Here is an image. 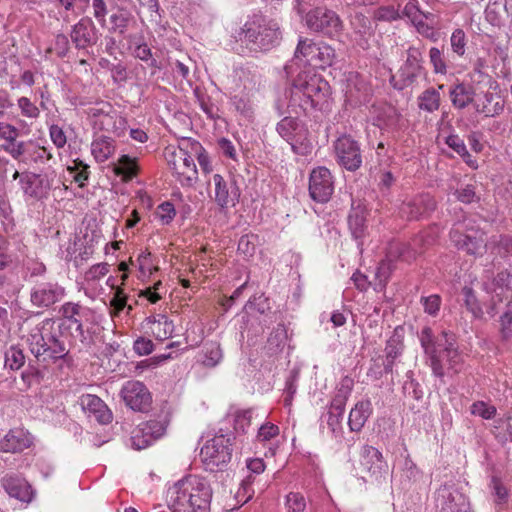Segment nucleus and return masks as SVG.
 I'll return each instance as SVG.
<instances>
[{
	"mask_svg": "<svg viewBox=\"0 0 512 512\" xmlns=\"http://www.w3.org/2000/svg\"><path fill=\"white\" fill-rule=\"evenodd\" d=\"M18 136L19 130L16 126L7 122H0V140H4L5 144L15 141Z\"/></svg>",
	"mask_w": 512,
	"mask_h": 512,
	"instance_id": "obj_59",
	"label": "nucleus"
},
{
	"mask_svg": "<svg viewBox=\"0 0 512 512\" xmlns=\"http://www.w3.org/2000/svg\"><path fill=\"white\" fill-rule=\"evenodd\" d=\"M212 496L205 477L188 475L168 487L166 502L172 512H210Z\"/></svg>",
	"mask_w": 512,
	"mask_h": 512,
	"instance_id": "obj_1",
	"label": "nucleus"
},
{
	"mask_svg": "<svg viewBox=\"0 0 512 512\" xmlns=\"http://www.w3.org/2000/svg\"><path fill=\"white\" fill-rule=\"evenodd\" d=\"M511 274L507 270H503L497 273L493 280L483 284V289L491 294L490 310L494 315L497 313V306L507 301L510 303L512 298V287L510 286Z\"/></svg>",
	"mask_w": 512,
	"mask_h": 512,
	"instance_id": "obj_12",
	"label": "nucleus"
},
{
	"mask_svg": "<svg viewBox=\"0 0 512 512\" xmlns=\"http://www.w3.org/2000/svg\"><path fill=\"white\" fill-rule=\"evenodd\" d=\"M357 469L365 482L376 484L386 481L389 473V466L382 452L368 444L360 449Z\"/></svg>",
	"mask_w": 512,
	"mask_h": 512,
	"instance_id": "obj_7",
	"label": "nucleus"
},
{
	"mask_svg": "<svg viewBox=\"0 0 512 512\" xmlns=\"http://www.w3.org/2000/svg\"><path fill=\"white\" fill-rule=\"evenodd\" d=\"M429 60L435 74L445 75L447 73V64L444 54L437 47H432L429 50Z\"/></svg>",
	"mask_w": 512,
	"mask_h": 512,
	"instance_id": "obj_50",
	"label": "nucleus"
},
{
	"mask_svg": "<svg viewBox=\"0 0 512 512\" xmlns=\"http://www.w3.org/2000/svg\"><path fill=\"white\" fill-rule=\"evenodd\" d=\"M146 325L152 335L159 341H165L172 337L174 332L173 322L164 314H156L146 319Z\"/></svg>",
	"mask_w": 512,
	"mask_h": 512,
	"instance_id": "obj_27",
	"label": "nucleus"
},
{
	"mask_svg": "<svg viewBox=\"0 0 512 512\" xmlns=\"http://www.w3.org/2000/svg\"><path fill=\"white\" fill-rule=\"evenodd\" d=\"M372 403L370 400H363L356 403L350 411L348 425L351 431L359 432L364 427L366 421L372 414Z\"/></svg>",
	"mask_w": 512,
	"mask_h": 512,
	"instance_id": "obj_28",
	"label": "nucleus"
},
{
	"mask_svg": "<svg viewBox=\"0 0 512 512\" xmlns=\"http://www.w3.org/2000/svg\"><path fill=\"white\" fill-rule=\"evenodd\" d=\"M436 503L440 512H469L467 498L452 486L444 485L439 488Z\"/></svg>",
	"mask_w": 512,
	"mask_h": 512,
	"instance_id": "obj_17",
	"label": "nucleus"
},
{
	"mask_svg": "<svg viewBox=\"0 0 512 512\" xmlns=\"http://www.w3.org/2000/svg\"><path fill=\"white\" fill-rule=\"evenodd\" d=\"M500 333L504 340L512 337V310H507L500 317Z\"/></svg>",
	"mask_w": 512,
	"mask_h": 512,
	"instance_id": "obj_61",
	"label": "nucleus"
},
{
	"mask_svg": "<svg viewBox=\"0 0 512 512\" xmlns=\"http://www.w3.org/2000/svg\"><path fill=\"white\" fill-rule=\"evenodd\" d=\"M417 100L419 109L429 113L437 111L441 103L440 93L434 88L424 90Z\"/></svg>",
	"mask_w": 512,
	"mask_h": 512,
	"instance_id": "obj_36",
	"label": "nucleus"
},
{
	"mask_svg": "<svg viewBox=\"0 0 512 512\" xmlns=\"http://www.w3.org/2000/svg\"><path fill=\"white\" fill-rule=\"evenodd\" d=\"M121 397L125 404L134 411H146L151 405V394L146 386L139 381H128L121 389Z\"/></svg>",
	"mask_w": 512,
	"mask_h": 512,
	"instance_id": "obj_15",
	"label": "nucleus"
},
{
	"mask_svg": "<svg viewBox=\"0 0 512 512\" xmlns=\"http://www.w3.org/2000/svg\"><path fill=\"white\" fill-rule=\"evenodd\" d=\"M279 435V427L272 423L263 424L257 434V439L260 442H267Z\"/></svg>",
	"mask_w": 512,
	"mask_h": 512,
	"instance_id": "obj_58",
	"label": "nucleus"
},
{
	"mask_svg": "<svg viewBox=\"0 0 512 512\" xmlns=\"http://www.w3.org/2000/svg\"><path fill=\"white\" fill-rule=\"evenodd\" d=\"M155 260V257L148 249L141 251V253L138 255L137 262L139 266V271L141 272L142 275L146 276L147 270L151 268V265L154 263Z\"/></svg>",
	"mask_w": 512,
	"mask_h": 512,
	"instance_id": "obj_62",
	"label": "nucleus"
},
{
	"mask_svg": "<svg viewBox=\"0 0 512 512\" xmlns=\"http://www.w3.org/2000/svg\"><path fill=\"white\" fill-rule=\"evenodd\" d=\"M419 254L420 252L412 248L409 244L396 240L389 242L385 257L381 260L377 268V277L380 282L386 285L392 273L399 268L400 264H410Z\"/></svg>",
	"mask_w": 512,
	"mask_h": 512,
	"instance_id": "obj_6",
	"label": "nucleus"
},
{
	"mask_svg": "<svg viewBox=\"0 0 512 512\" xmlns=\"http://www.w3.org/2000/svg\"><path fill=\"white\" fill-rule=\"evenodd\" d=\"M49 135L53 144L57 148H63L67 143V137L63 129L58 125H52L49 128Z\"/></svg>",
	"mask_w": 512,
	"mask_h": 512,
	"instance_id": "obj_64",
	"label": "nucleus"
},
{
	"mask_svg": "<svg viewBox=\"0 0 512 512\" xmlns=\"http://www.w3.org/2000/svg\"><path fill=\"white\" fill-rule=\"evenodd\" d=\"M33 444L34 437L28 430L15 427L0 439V452L18 454L31 448Z\"/></svg>",
	"mask_w": 512,
	"mask_h": 512,
	"instance_id": "obj_18",
	"label": "nucleus"
},
{
	"mask_svg": "<svg viewBox=\"0 0 512 512\" xmlns=\"http://www.w3.org/2000/svg\"><path fill=\"white\" fill-rule=\"evenodd\" d=\"M496 89V82H491L485 92L475 95L474 106L477 112L487 117H494L502 113L504 110V100Z\"/></svg>",
	"mask_w": 512,
	"mask_h": 512,
	"instance_id": "obj_20",
	"label": "nucleus"
},
{
	"mask_svg": "<svg viewBox=\"0 0 512 512\" xmlns=\"http://www.w3.org/2000/svg\"><path fill=\"white\" fill-rule=\"evenodd\" d=\"M307 27L314 32L323 33L329 37L341 34L343 22L339 15L324 7H316L305 16Z\"/></svg>",
	"mask_w": 512,
	"mask_h": 512,
	"instance_id": "obj_9",
	"label": "nucleus"
},
{
	"mask_svg": "<svg viewBox=\"0 0 512 512\" xmlns=\"http://www.w3.org/2000/svg\"><path fill=\"white\" fill-rule=\"evenodd\" d=\"M141 424L154 441L161 438L165 434L167 428V421L165 419H152Z\"/></svg>",
	"mask_w": 512,
	"mask_h": 512,
	"instance_id": "obj_51",
	"label": "nucleus"
},
{
	"mask_svg": "<svg viewBox=\"0 0 512 512\" xmlns=\"http://www.w3.org/2000/svg\"><path fill=\"white\" fill-rule=\"evenodd\" d=\"M420 302L424 308L425 313L433 317L438 315L442 303L440 295L432 294L429 296H422Z\"/></svg>",
	"mask_w": 512,
	"mask_h": 512,
	"instance_id": "obj_52",
	"label": "nucleus"
},
{
	"mask_svg": "<svg viewBox=\"0 0 512 512\" xmlns=\"http://www.w3.org/2000/svg\"><path fill=\"white\" fill-rule=\"evenodd\" d=\"M69 51V40L64 34H58L55 37L54 43L46 50V53H55L58 57L62 58L67 55Z\"/></svg>",
	"mask_w": 512,
	"mask_h": 512,
	"instance_id": "obj_54",
	"label": "nucleus"
},
{
	"mask_svg": "<svg viewBox=\"0 0 512 512\" xmlns=\"http://www.w3.org/2000/svg\"><path fill=\"white\" fill-rule=\"evenodd\" d=\"M54 321L51 318H46L39 322L35 327H33L28 336L27 343L30 349V352L34 356H38L40 350L46 341H49L50 337L53 336Z\"/></svg>",
	"mask_w": 512,
	"mask_h": 512,
	"instance_id": "obj_23",
	"label": "nucleus"
},
{
	"mask_svg": "<svg viewBox=\"0 0 512 512\" xmlns=\"http://www.w3.org/2000/svg\"><path fill=\"white\" fill-rule=\"evenodd\" d=\"M423 19H425V17L417 18L414 21H412L417 32L430 40L436 41L437 37L433 26L424 22Z\"/></svg>",
	"mask_w": 512,
	"mask_h": 512,
	"instance_id": "obj_60",
	"label": "nucleus"
},
{
	"mask_svg": "<svg viewBox=\"0 0 512 512\" xmlns=\"http://www.w3.org/2000/svg\"><path fill=\"white\" fill-rule=\"evenodd\" d=\"M131 445L136 450L149 447L154 442L142 424H139L131 433Z\"/></svg>",
	"mask_w": 512,
	"mask_h": 512,
	"instance_id": "obj_42",
	"label": "nucleus"
},
{
	"mask_svg": "<svg viewBox=\"0 0 512 512\" xmlns=\"http://www.w3.org/2000/svg\"><path fill=\"white\" fill-rule=\"evenodd\" d=\"M67 171L81 188L86 185L91 174L90 166L80 159H74L71 164L67 166Z\"/></svg>",
	"mask_w": 512,
	"mask_h": 512,
	"instance_id": "obj_37",
	"label": "nucleus"
},
{
	"mask_svg": "<svg viewBox=\"0 0 512 512\" xmlns=\"http://www.w3.org/2000/svg\"><path fill=\"white\" fill-rule=\"evenodd\" d=\"M450 239L458 249L469 255L481 257L487 250L485 232L482 230H472L470 233L463 234L453 229L450 232Z\"/></svg>",
	"mask_w": 512,
	"mask_h": 512,
	"instance_id": "obj_13",
	"label": "nucleus"
},
{
	"mask_svg": "<svg viewBox=\"0 0 512 512\" xmlns=\"http://www.w3.org/2000/svg\"><path fill=\"white\" fill-rule=\"evenodd\" d=\"M285 507L287 512H305L306 499L299 492H290L285 497Z\"/></svg>",
	"mask_w": 512,
	"mask_h": 512,
	"instance_id": "obj_48",
	"label": "nucleus"
},
{
	"mask_svg": "<svg viewBox=\"0 0 512 512\" xmlns=\"http://www.w3.org/2000/svg\"><path fill=\"white\" fill-rule=\"evenodd\" d=\"M233 435H216L201 448L200 457L208 469H223L232 458Z\"/></svg>",
	"mask_w": 512,
	"mask_h": 512,
	"instance_id": "obj_8",
	"label": "nucleus"
},
{
	"mask_svg": "<svg viewBox=\"0 0 512 512\" xmlns=\"http://www.w3.org/2000/svg\"><path fill=\"white\" fill-rule=\"evenodd\" d=\"M489 487L491 489L495 505L500 508L505 507L509 501V490L503 481L499 477L493 476Z\"/></svg>",
	"mask_w": 512,
	"mask_h": 512,
	"instance_id": "obj_38",
	"label": "nucleus"
},
{
	"mask_svg": "<svg viewBox=\"0 0 512 512\" xmlns=\"http://www.w3.org/2000/svg\"><path fill=\"white\" fill-rule=\"evenodd\" d=\"M347 402V396L344 393H337L331 401V405L328 411L327 424L333 432L340 427L345 406Z\"/></svg>",
	"mask_w": 512,
	"mask_h": 512,
	"instance_id": "obj_30",
	"label": "nucleus"
},
{
	"mask_svg": "<svg viewBox=\"0 0 512 512\" xmlns=\"http://www.w3.org/2000/svg\"><path fill=\"white\" fill-rule=\"evenodd\" d=\"M116 175L121 176L123 181H130L138 175L139 166L137 158H132L129 155H122L114 167Z\"/></svg>",
	"mask_w": 512,
	"mask_h": 512,
	"instance_id": "obj_32",
	"label": "nucleus"
},
{
	"mask_svg": "<svg viewBox=\"0 0 512 512\" xmlns=\"http://www.w3.org/2000/svg\"><path fill=\"white\" fill-rule=\"evenodd\" d=\"M301 126L300 122L297 118L294 117H284L277 124V132L279 135L285 139L288 143L293 145L294 142L298 140L301 135Z\"/></svg>",
	"mask_w": 512,
	"mask_h": 512,
	"instance_id": "obj_31",
	"label": "nucleus"
},
{
	"mask_svg": "<svg viewBox=\"0 0 512 512\" xmlns=\"http://www.w3.org/2000/svg\"><path fill=\"white\" fill-rule=\"evenodd\" d=\"M91 151L98 162H104L115 152L114 141L109 137H99L92 142Z\"/></svg>",
	"mask_w": 512,
	"mask_h": 512,
	"instance_id": "obj_33",
	"label": "nucleus"
},
{
	"mask_svg": "<svg viewBox=\"0 0 512 512\" xmlns=\"http://www.w3.org/2000/svg\"><path fill=\"white\" fill-rule=\"evenodd\" d=\"M82 409L93 416L99 423L108 424L112 421V413L107 405L96 395L85 394L80 397Z\"/></svg>",
	"mask_w": 512,
	"mask_h": 512,
	"instance_id": "obj_24",
	"label": "nucleus"
},
{
	"mask_svg": "<svg viewBox=\"0 0 512 512\" xmlns=\"http://www.w3.org/2000/svg\"><path fill=\"white\" fill-rule=\"evenodd\" d=\"M373 17L376 21L391 22L399 19L400 14L393 6H382L374 11Z\"/></svg>",
	"mask_w": 512,
	"mask_h": 512,
	"instance_id": "obj_55",
	"label": "nucleus"
},
{
	"mask_svg": "<svg viewBox=\"0 0 512 512\" xmlns=\"http://www.w3.org/2000/svg\"><path fill=\"white\" fill-rule=\"evenodd\" d=\"M334 191L332 175L329 169L317 167L312 170L309 179V193L313 200L325 203Z\"/></svg>",
	"mask_w": 512,
	"mask_h": 512,
	"instance_id": "obj_14",
	"label": "nucleus"
},
{
	"mask_svg": "<svg viewBox=\"0 0 512 512\" xmlns=\"http://www.w3.org/2000/svg\"><path fill=\"white\" fill-rule=\"evenodd\" d=\"M293 87L303 96L300 106L304 112L321 107L330 95L328 81L311 71L300 72L293 81Z\"/></svg>",
	"mask_w": 512,
	"mask_h": 512,
	"instance_id": "obj_3",
	"label": "nucleus"
},
{
	"mask_svg": "<svg viewBox=\"0 0 512 512\" xmlns=\"http://www.w3.org/2000/svg\"><path fill=\"white\" fill-rule=\"evenodd\" d=\"M440 337L441 334L434 340L430 327H424L420 333V342L425 354L429 357L432 372L435 376L442 378L444 377V365L440 359V349L442 348L438 345Z\"/></svg>",
	"mask_w": 512,
	"mask_h": 512,
	"instance_id": "obj_21",
	"label": "nucleus"
},
{
	"mask_svg": "<svg viewBox=\"0 0 512 512\" xmlns=\"http://www.w3.org/2000/svg\"><path fill=\"white\" fill-rule=\"evenodd\" d=\"M242 34V43L249 51L255 53L270 50L280 37L278 24L262 17L247 22Z\"/></svg>",
	"mask_w": 512,
	"mask_h": 512,
	"instance_id": "obj_2",
	"label": "nucleus"
},
{
	"mask_svg": "<svg viewBox=\"0 0 512 512\" xmlns=\"http://www.w3.org/2000/svg\"><path fill=\"white\" fill-rule=\"evenodd\" d=\"M17 107L20 114L30 120H36L40 116L39 107L26 96H21L17 99Z\"/></svg>",
	"mask_w": 512,
	"mask_h": 512,
	"instance_id": "obj_44",
	"label": "nucleus"
},
{
	"mask_svg": "<svg viewBox=\"0 0 512 512\" xmlns=\"http://www.w3.org/2000/svg\"><path fill=\"white\" fill-rule=\"evenodd\" d=\"M463 302L466 309L473 315L474 318H481L483 316V308L481 302L478 300L476 292L469 286L462 288Z\"/></svg>",
	"mask_w": 512,
	"mask_h": 512,
	"instance_id": "obj_39",
	"label": "nucleus"
},
{
	"mask_svg": "<svg viewBox=\"0 0 512 512\" xmlns=\"http://www.w3.org/2000/svg\"><path fill=\"white\" fill-rule=\"evenodd\" d=\"M12 178L14 180H16L17 178H20L21 189L25 195H28L30 197L37 196V191L35 188V182H36L37 176L35 174H32V173L20 174L18 171H15L13 173Z\"/></svg>",
	"mask_w": 512,
	"mask_h": 512,
	"instance_id": "obj_45",
	"label": "nucleus"
},
{
	"mask_svg": "<svg viewBox=\"0 0 512 512\" xmlns=\"http://www.w3.org/2000/svg\"><path fill=\"white\" fill-rule=\"evenodd\" d=\"M70 37L77 49H85L96 44L97 28L90 18L84 17L73 26Z\"/></svg>",
	"mask_w": 512,
	"mask_h": 512,
	"instance_id": "obj_22",
	"label": "nucleus"
},
{
	"mask_svg": "<svg viewBox=\"0 0 512 512\" xmlns=\"http://www.w3.org/2000/svg\"><path fill=\"white\" fill-rule=\"evenodd\" d=\"M214 185L213 195L211 198L221 208L234 207L238 202L240 193L238 187L234 183H228L220 174L212 176Z\"/></svg>",
	"mask_w": 512,
	"mask_h": 512,
	"instance_id": "obj_19",
	"label": "nucleus"
},
{
	"mask_svg": "<svg viewBox=\"0 0 512 512\" xmlns=\"http://www.w3.org/2000/svg\"><path fill=\"white\" fill-rule=\"evenodd\" d=\"M452 51L462 57L465 54L466 35L462 29H455L450 38Z\"/></svg>",
	"mask_w": 512,
	"mask_h": 512,
	"instance_id": "obj_53",
	"label": "nucleus"
},
{
	"mask_svg": "<svg viewBox=\"0 0 512 512\" xmlns=\"http://www.w3.org/2000/svg\"><path fill=\"white\" fill-rule=\"evenodd\" d=\"M25 363V355L23 351L16 347L11 346L5 353V366L11 370L20 369Z\"/></svg>",
	"mask_w": 512,
	"mask_h": 512,
	"instance_id": "obj_46",
	"label": "nucleus"
},
{
	"mask_svg": "<svg viewBox=\"0 0 512 512\" xmlns=\"http://www.w3.org/2000/svg\"><path fill=\"white\" fill-rule=\"evenodd\" d=\"M65 295V288L58 282H40L31 289L30 301L35 307L49 308L62 300Z\"/></svg>",
	"mask_w": 512,
	"mask_h": 512,
	"instance_id": "obj_11",
	"label": "nucleus"
},
{
	"mask_svg": "<svg viewBox=\"0 0 512 512\" xmlns=\"http://www.w3.org/2000/svg\"><path fill=\"white\" fill-rule=\"evenodd\" d=\"M470 412L474 416H479L482 419H493L497 414V409L494 405L488 404L484 401H476L470 407Z\"/></svg>",
	"mask_w": 512,
	"mask_h": 512,
	"instance_id": "obj_49",
	"label": "nucleus"
},
{
	"mask_svg": "<svg viewBox=\"0 0 512 512\" xmlns=\"http://www.w3.org/2000/svg\"><path fill=\"white\" fill-rule=\"evenodd\" d=\"M402 14L414 21L417 18L425 17L426 20H432L434 15L430 12L420 10L418 0H399L398 7H402Z\"/></svg>",
	"mask_w": 512,
	"mask_h": 512,
	"instance_id": "obj_40",
	"label": "nucleus"
},
{
	"mask_svg": "<svg viewBox=\"0 0 512 512\" xmlns=\"http://www.w3.org/2000/svg\"><path fill=\"white\" fill-rule=\"evenodd\" d=\"M43 346L44 347H42L39 352L40 354L35 356L39 362H55L59 359H64L69 352L65 344L57 337L55 333L52 337H50L49 341H46Z\"/></svg>",
	"mask_w": 512,
	"mask_h": 512,
	"instance_id": "obj_26",
	"label": "nucleus"
},
{
	"mask_svg": "<svg viewBox=\"0 0 512 512\" xmlns=\"http://www.w3.org/2000/svg\"><path fill=\"white\" fill-rule=\"evenodd\" d=\"M423 56L417 47H409L405 66L409 69V76L416 77L422 69Z\"/></svg>",
	"mask_w": 512,
	"mask_h": 512,
	"instance_id": "obj_41",
	"label": "nucleus"
},
{
	"mask_svg": "<svg viewBox=\"0 0 512 512\" xmlns=\"http://www.w3.org/2000/svg\"><path fill=\"white\" fill-rule=\"evenodd\" d=\"M348 224L355 239H362L367 229L366 216L363 209H353L348 217Z\"/></svg>",
	"mask_w": 512,
	"mask_h": 512,
	"instance_id": "obj_35",
	"label": "nucleus"
},
{
	"mask_svg": "<svg viewBox=\"0 0 512 512\" xmlns=\"http://www.w3.org/2000/svg\"><path fill=\"white\" fill-rule=\"evenodd\" d=\"M168 168L182 187H192L198 180V171L192 156L181 147L168 146L164 150Z\"/></svg>",
	"mask_w": 512,
	"mask_h": 512,
	"instance_id": "obj_4",
	"label": "nucleus"
},
{
	"mask_svg": "<svg viewBox=\"0 0 512 512\" xmlns=\"http://www.w3.org/2000/svg\"><path fill=\"white\" fill-rule=\"evenodd\" d=\"M131 20V14L125 9H118L116 13H113L110 16V21L112 24V30L115 32H119L120 34H124L129 22Z\"/></svg>",
	"mask_w": 512,
	"mask_h": 512,
	"instance_id": "obj_47",
	"label": "nucleus"
},
{
	"mask_svg": "<svg viewBox=\"0 0 512 512\" xmlns=\"http://www.w3.org/2000/svg\"><path fill=\"white\" fill-rule=\"evenodd\" d=\"M438 345L442 346L440 349V359L442 364L447 366L448 370L453 373H459L464 364V359L456 347V338L453 333L443 331L441 337L438 339Z\"/></svg>",
	"mask_w": 512,
	"mask_h": 512,
	"instance_id": "obj_16",
	"label": "nucleus"
},
{
	"mask_svg": "<svg viewBox=\"0 0 512 512\" xmlns=\"http://www.w3.org/2000/svg\"><path fill=\"white\" fill-rule=\"evenodd\" d=\"M337 162L349 171H356L362 164L359 144L351 136L343 135L334 143Z\"/></svg>",
	"mask_w": 512,
	"mask_h": 512,
	"instance_id": "obj_10",
	"label": "nucleus"
},
{
	"mask_svg": "<svg viewBox=\"0 0 512 512\" xmlns=\"http://www.w3.org/2000/svg\"><path fill=\"white\" fill-rule=\"evenodd\" d=\"M2 149L7 152L11 157L15 160H20V158L25 153V143L23 141L20 142H9L8 144H3Z\"/></svg>",
	"mask_w": 512,
	"mask_h": 512,
	"instance_id": "obj_63",
	"label": "nucleus"
},
{
	"mask_svg": "<svg viewBox=\"0 0 512 512\" xmlns=\"http://www.w3.org/2000/svg\"><path fill=\"white\" fill-rule=\"evenodd\" d=\"M4 488L7 493L21 501L29 500V488L26 484L15 479H7L4 481Z\"/></svg>",
	"mask_w": 512,
	"mask_h": 512,
	"instance_id": "obj_43",
	"label": "nucleus"
},
{
	"mask_svg": "<svg viewBox=\"0 0 512 512\" xmlns=\"http://www.w3.org/2000/svg\"><path fill=\"white\" fill-rule=\"evenodd\" d=\"M452 105L458 109H464L475 101V92L464 83L455 84L449 91Z\"/></svg>",
	"mask_w": 512,
	"mask_h": 512,
	"instance_id": "obj_29",
	"label": "nucleus"
},
{
	"mask_svg": "<svg viewBox=\"0 0 512 512\" xmlns=\"http://www.w3.org/2000/svg\"><path fill=\"white\" fill-rule=\"evenodd\" d=\"M435 201L429 195H419L407 202H403L400 207L402 217L408 220L418 219L424 214L435 209Z\"/></svg>",
	"mask_w": 512,
	"mask_h": 512,
	"instance_id": "obj_25",
	"label": "nucleus"
},
{
	"mask_svg": "<svg viewBox=\"0 0 512 512\" xmlns=\"http://www.w3.org/2000/svg\"><path fill=\"white\" fill-rule=\"evenodd\" d=\"M335 59V50L323 42L300 38L294 52V60L318 69H326Z\"/></svg>",
	"mask_w": 512,
	"mask_h": 512,
	"instance_id": "obj_5",
	"label": "nucleus"
},
{
	"mask_svg": "<svg viewBox=\"0 0 512 512\" xmlns=\"http://www.w3.org/2000/svg\"><path fill=\"white\" fill-rule=\"evenodd\" d=\"M109 264L102 262L91 266L85 273L87 281H97L106 276L109 272Z\"/></svg>",
	"mask_w": 512,
	"mask_h": 512,
	"instance_id": "obj_57",
	"label": "nucleus"
},
{
	"mask_svg": "<svg viewBox=\"0 0 512 512\" xmlns=\"http://www.w3.org/2000/svg\"><path fill=\"white\" fill-rule=\"evenodd\" d=\"M157 217L163 224H169L176 215L174 205L169 202H163L157 207Z\"/></svg>",
	"mask_w": 512,
	"mask_h": 512,
	"instance_id": "obj_56",
	"label": "nucleus"
},
{
	"mask_svg": "<svg viewBox=\"0 0 512 512\" xmlns=\"http://www.w3.org/2000/svg\"><path fill=\"white\" fill-rule=\"evenodd\" d=\"M81 312L82 306L74 302L64 303L59 310L61 316L71 324L75 325L76 331H78L80 334H83Z\"/></svg>",
	"mask_w": 512,
	"mask_h": 512,
	"instance_id": "obj_34",
	"label": "nucleus"
}]
</instances>
